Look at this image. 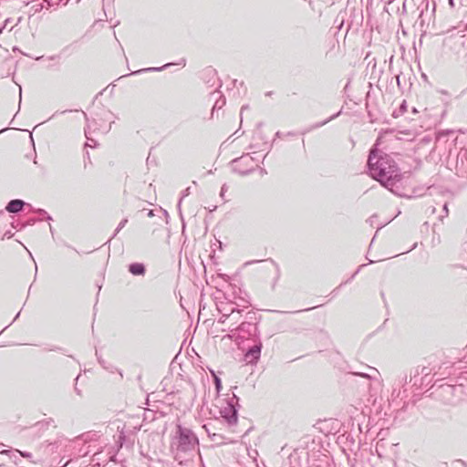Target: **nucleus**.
Masks as SVG:
<instances>
[{
	"mask_svg": "<svg viewBox=\"0 0 467 467\" xmlns=\"http://www.w3.org/2000/svg\"><path fill=\"white\" fill-rule=\"evenodd\" d=\"M369 159V173L371 177L379 181L384 186L393 185L394 182L400 180L397 165L387 160H380L376 164H371Z\"/></svg>",
	"mask_w": 467,
	"mask_h": 467,
	"instance_id": "1",
	"label": "nucleus"
},
{
	"mask_svg": "<svg viewBox=\"0 0 467 467\" xmlns=\"http://www.w3.org/2000/svg\"><path fill=\"white\" fill-rule=\"evenodd\" d=\"M24 204V202L21 200H13L7 204L6 210L9 213H18L22 210Z\"/></svg>",
	"mask_w": 467,
	"mask_h": 467,
	"instance_id": "2",
	"label": "nucleus"
},
{
	"mask_svg": "<svg viewBox=\"0 0 467 467\" xmlns=\"http://www.w3.org/2000/svg\"><path fill=\"white\" fill-rule=\"evenodd\" d=\"M215 382H216L217 389H219V387H220V379L217 377H215Z\"/></svg>",
	"mask_w": 467,
	"mask_h": 467,
	"instance_id": "4",
	"label": "nucleus"
},
{
	"mask_svg": "<svg viewBox=\"0 0 467 467\" xmlns=\"http://www.w3.org/2000/svg\"><path fill=\"white\" fill-rule=\"evenodd\" d=\"M130 271L134 275H140L144 272L143 265H130Z\"/></svg>",
	"mask_w": 467,
	"mask_h": 467,
	"instance_id": "3",
	"label": "nucleus"
}]
</instances>
